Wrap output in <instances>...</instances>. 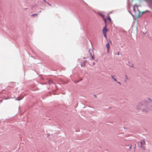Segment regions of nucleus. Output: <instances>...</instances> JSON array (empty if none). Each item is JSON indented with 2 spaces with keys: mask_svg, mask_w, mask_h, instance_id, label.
Returning <instances> with one entry per match:
<instances>
[{
  "mask_svg": "<svg viewBox=\"0 0 152 152\" xmlns=\"http://www.w3.org/2000/svg\"><path fill=\"white\" fill-rule=\"evenodd\" d=\"M145 108L142 110V111L147 112L149 110L152 108V100L149 98H147L145 100Z\"/></svg>",
  "mask_w": 152,
  "mask_h": 152,
  "instance_id": "1",
  "label": "nucleus"
},
{
  "mask_svg": "<svg viewBox=\"0 0 152 152\" xmlns=\"http://www.w3.org/2000/svg\"><path fill=\"white\" fill-rule=\"evenodd\" d=\"M145 143V142L144 140H141V141L138 142V143H137L138 145H137L139 147H140L141 148H142L143 149L145 150V147L143 145V143L144 144Z\"/></svg>",
  "mask_w": 152,
  "mask_h": 152,
  "instance_id": "2",
  "label": "nucleus"
},
{
  "mask_svg": "<svg viewBox=\"0 0 152 152\" xmlns=\"http://www.w3.org/2000/svg\"><path fill=\"white\" fill-rule=\"evenodd\" d=\"M137 13H135V19L140 17L142 15L141 12L138 9H137Z\"/></svg>",
  "mask_w": 152,
  "mask_h": 152,
  "instance_id": "3",
  "label": "nucleus"
},
{
  "mask_svg": "<svg viewBox=\"0 0 152 152\" xmlns=\"http://www.w3.org/2000/svg\"><path fill=\"white\" fill-rule=\"evenodd\" d=\"M107 26V22H105V26L102 30L103 33H106V32L108 31L109 30L106 28Z\"/></svg>",
  "mask_w": 152,
  "mask_h": 152,
  "instance_id": "4",
  "label": "nucleus"
},
{
  "mask_svg": "<svg viewBox=\"0 0 152 152\" xmlns=\"http://www.w3.org/2000/svg\"><path fill=\"white\" fill-rule=\"evenodd\" d=\"M98 14H99L101 17L104 20V23L105 22H106V19L105 18L104 16V15L101 14L99 12H98Z\"/></svg>",
  "mask_w": 152,
  "mask_h": 152,
  "instance_id": "5",
  "label": "nucleus"
},
{
  "mask_svg": "<svg viewBox=\"0 0 152 152\" xmlns=\"http://www.w3.org/2000/svg\"><path fill=\"white\" fill-rule=\"evenodd\" d=\"M106 47L107 49V51L108 52L109 51V49L110 48L109 43V42H108L107 44H106Z\"/></svg>",
  "mask_w": 152,
  "mask_h": 152,
  "instance_id": "6",
  "label": "nucleus"
},
{
  "mask_svg": "<svg viewBox=\"0 0 152 152\" xmlns=\"http://www.w3.org/2000/svg\"><path fill=\"white\" fill-rule=\"evenodd\" d=\"M86 60H85L84 61L83 63H82L81 64V66H85L86 65Z\"/></svg>",
  "mask_w": 152,
  "mask_h": 152,
  "instance_id": "7",
  "label": "nucleus"
},
{
  "mask_svg": "<svg viewBox=\"0 0 152 152\" xmlns=\"http://www.w3.org/2000/svg\"><path fill=\"white\" fill-rule=\"evenodd\" d=\"M38 15L37 14H34L31 15V16L32 17H35L37 16Z\"/></svg>",
  "mask_w": 152,
  "mask_h": 152,
  "instance_id": "8",
  "label": "nucleus"
},
{
  "mask_svg": "<svg viewBox=\"0 0 152 152\" xmlns=\"http://www.w3.org/2000/svg\"><path fill=\"white\" fill-rule=\"evenodd\" d=\"M111 77H112V78L115 81H117V80L114 77H113V76L112 75H111Z\"/></svg>",
  "mask_w": 152,
  "mask_h": 152,
  "instance_id": "9",
  "label": "nucleus"
},
{
  "mask_svg": "<svg viewBox=\"0 0 152 152\" xmlns=\"http://www.w3.org/2000/svg\"><path fill=\"white\" fill-rule=\"evenodd\" d=\"M103 34L104 37L105 38H107V35H106V33H103Z\"/></svg>",
  "mask_w": 152,
  "mask_h": 152,
  "instance_id": "10",
  "label": "nucleus"
},
{
  "mask_svg": "<svg viewBox=\"0 0 152 152\" xmlns=\"http://www.w3.org/2000/svg\"><path fill=\"white\" fill-rule=\"evenodd\" d=\"M133 11L135 13L134 14V15H135V13H137L136 12V10H135V9L134 8V7H133Z\"/></svg>",
  "mask_w": 152,
  "mask_h": 152,
  "instance_id": "11",
  "label": "nucleus"
},
{
  "mask_svg": "<svg viewBox=\"0 0 152 152\" xmlns=\"http://www.w3.org/2000/svg\"><path fill=\"white\" fill-rule=\"evenodd\" d=\"M107 19L109 20L110 21H111V18L110 17H108L107 18Z\"/></svg>",
  "mask_w": 152,
  "mask_h": 152,
  "instance_id": "12",
  "label": "nucleus"
},
{
  "mask_svg": "<svg viewBox=\"0 0 152 152\" xmlns=\"http://www.w3.org/2000/svg\"><path fill=\"white\" fill-rule=\"evenodd\" d=\"M46 3L49 6H51V5L48 2H46Z\"/></svg>",
  "mask_w": 152,
  "mask_h": 152,
  "instance_id": "13",
  "label": "nucleus"
},
{
  "mask_svg": "<svg viewBox=\"0 0 152 152\" xmlns=\"http://www.w3.org/2000/svg\"><path fill=\"white\" fill-rule=\"evenodd\" d=\"M91 58L92 60H93L94 58V57L93 56H91Z\"/></svg>",
  "mask_w": 152,
  "mask_h": 152,
  "instance_id": "14",
  "label": "nucleus"
},
{
  "mask_svg": "<svg viewBox=\"0 0 152 152\" xmlns=\"http://www.w3.org/2000/svg\"><path fill=\"white\" fill-rule=\"evenodd\" d=\"M132 145H131L129 146V150H131V149Z\"/></svg>",
  "mask_w": 152,
  "mask_h": 152,
  "instance_id": "15",
  "label": "nucleus"
},
{
  "mask_svg": "<svg viewBox=\"0 0 152 152\" xmlns=\"http://www.w3.org/2000/svg\"><path fill=\"white\" fill-rule=\"evenodd\" d=\"M118 83V84H120V85H121V83L120 82H118L117 81H116Z\"/></svg>",
  "mask_w": 152,
  "mask_h": 152,
  "instance_id": "16",
  "label": "nucleus"
},
{
  "mask_svg": "<svg viewBox=\"0 0 152 152\" xmlns=\"http://www.w3.org/2000/svg\"><path fill=\"white\" fill-rule=\"evenodd\" d=\"M145 13V11H144L142 12H141V13H142V14H144V13Z\"/></svg>",
  "mask_w": 152,
  "mask_h": 152,
  "instance_id": "17",
  "label": "nucleus"
},
{
  "mask_svg": "<svg viewBox=\"0 0 152 152\" xmlns=\"http://www.w3.org/2000/svg\"><path fill=\"white\" fill-rule=\"evenodd\" d=\"M145 11V13L147 12H149V11L148 10H146Z\"/></svg>",
  "mask_w": 152,
  "mask_h": 152,
  "instance_id": "18",
  "label": "nucleus"
},
{
  "mask_svg": "<svg viewBox=\"0 0 152 152\" xmlns=\"http://www.w3.org/2000/svg\"><path fill=\"white\" fill-rule=\"evenodd\" d=\"M129 13H130V14H131V15H132V16L133 17H134V16H133V15H132L131 14V12H130L129 11Z\"/></svg>",
  "mask_w": 152,
  "mask_h": 152,
  "instance_id": "19",
  "label": "nucleus"
},
{
  "mask_svg": "<svg viewBox=\"0 0 152 152\" xmlns=\"http://www.w3.org/2000/svg\"><path fill=\"white\" fill-rule=\"evenodd\" d=\"M94 97L95 98H96V95H95V94H94Z\"/></svg>",
  "mask_w": 152,
  "mask_h": 152,
  "instance_id": "20",
  "label": "nucleus"
},
{
  "mask_svg": "<svg viewBox=\"0 0 152 152\" xmlns=\"http://www.w3.org/2000/svg\"><path fill=\"white\" fill-rule=\"evenodd\" d=\"M134 145H135V146L134 147V149H135L136 148V144H135Z\"/></svg>",
  "mask_w": 152,
  "mask_h": 152,
  "instance_id": "21",
  "label": "nucleus"
},
{
  "mask_svg": "<svg viewBox=\"0 0 152 152\" xmlns=\"http://www.w3.org/2000/svg\"><path fill=\"white\" fill-rule=\"evenodd\" d=\"M119 55V52H118L117 53V55Z\"/></svg>",
  "mask_w": 152,
  "mask_h": 152,
  "instance_id": "22",
  "label": "nucleus"
},
{
  "mask_svg": "<svg viewBox=\"0 0 152 152\" xmlns=\"http://www.w3.org/2000/svg\"><path fill=\"white\" fill-rule=\"evenodd\" d=\"M17 100H18V101H20V100H21V99H17Z\"/></svg>",
  "mask_w": 152,
  "mask_h": 152,
  "instance_id": "23",
  "label": "nucleus"
},
{
  "mask_svg": "<svg viewBox=\"0 0 152 152\" xmlns=\"http://www.w3.org/2000/svg\"><path fill=\"white\" fill-rule=\"evenodd\" d=\"M126 79H128V77H127L126 75Z\"/></svg>",
  "mask_w": 152,
  "mask_h": 152,
  "instance_id": "24",
  "label": "nucleus"
},
{
  "mask_svg": "<svg viewBox=\"0 0 152 152\" xmlns=\"http://www.w3.org/2000/svg\"><path fill=\"white\" fill-rule=\"evenodd\" d=\"M133 66V64H132V66H130V67H132Z\"/></svg>",
  "mask_w": 152,
  "mask_h": 152,
  "instance_id": "25",
  "label": "nucleus"
},
{
  "mask_svg": "<svg viewBox=\"0 0 152 152\" xmlns=\"http://www.w3.org/2000/svg\"><path fill=\"white\" fill-rule=\"evenodd\" d=\"M83 58L84 59H86L87 58H86V57H83Z\"/></svg>",
  "mask_w": 152,
  "mask_h": 152,
  "instance_id": "26",
  "label": "nucleus"
},
{
  "mask_svg": "<svg viewBox=\"0 0 152 152\" xmlns=\"http://www.w3.org/2000/svg\"><path fill=\"white\" fill-rule=\"evenodd\" d=\"M2 102V100H0V102L1 103Z\"/></svg>",
  "mask_w": 152,
  "mask_h": 152,
  "instance_id": "27",
  "label": "nucleus"
},
{
  "mask_svg": "<svg viewBox=\"0 0 152 152\" xmlns=\"http://www.w3.org/2000/svg\"><path fill=\"white\" fill-rule=\"evenodd\" d=\"M43 1H44L46 2H47V1H46V0H43Z\"/></svg>",
  "mask_w": 152,
  "mask_h": 152,
  "instance_id": "28",
  "label": "nucleus"
},
{
  "mask_svg": "<svg viewBox=\"0 0 152 152\" xmlns=\"http://www.w3.org/2000/svg\"><path fill=\"white\" fill-rule=\"evenodd\" d=\"M93 64L94 65L95 64V63L94 62H93Z\"/></svg>",
  "mask_w": 152,
  "mask_h": 152,
  "instance_id": "29",
  "label": "nucleus"
},
{
  "mask_svg": "<svg viewBox=\"0 0 152 152\" xmlns=\"http://www.w3.org/2000/svg\"><path fill=\"white\" fill-rule=\"evenodd\" d=\"M39 12H41V11H39Z\"/></svg>",
  "mask_w": 152,
  "mask_h": 152,
  "instance_id": "30",
  "label": "nucleus"
},
{
  "mask_svg": "<svg viewBox=\"0 0 152 152\" xmlns=\"http://www.w3.org/2000/svg\"><path fill=\"white\" fill-rule=\"evenodd\" d=\"M90 55H91V53H90Z\"/></svg>",
  "mask_w": 152,
  "mask_h": 152,
  "instance_id": "31",
  "label": "nucleus"
},
{
  "mask_svg": "<svg viewBox=\"0 0 152 152\" xmlns=\"http://www.w3.org/2000/svg\"><path fill=\"white\" fill-rule=\"evenodd\" d=\"M110 42H111V41L110 40Z\"/></svg>",
  "mask_w": 152,
  "mask_h": 152,
  "instance_id": "32",
  "label": "nucleus"
}]
</instances>
